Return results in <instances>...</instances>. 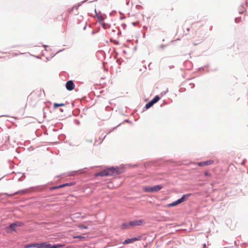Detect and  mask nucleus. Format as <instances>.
<instances>
[{
  "mask_svg": "<svg viewBox=\"0 0 248 248\" xmlns=\"http://www.w3.org/2000/svg\"><path fill=\"white\" fill-rule=\"evenodd\" d=\"M120 173V169L118 168H109L105 169L96 174V176H107L118 175Z\"/></svg>",
  "mask_w": 248,
  "mask_h": 248,
  "instance_id": "f257e3e1",
  "label": "nucleus"
},
{
  "mask_svg": "<svg viewBox=\"0 0 248 248\" xmlns=\"http://www.w3.org/2000/svg\"><path fill=\"white\" fill-rule=\"evenodd\" d=\"M191 195V194H190V193L183 195V196L181 197V198L178 199L176 201H175L171 203L168 204L167 206L170 207L177 206L179 204L186 201V200L189 197H190Z\"/></svg>",
  "mask_w": 248,
  "mask_h": 248,
  "instance_id": "f03ea898",
  "label": "nucleus"
},
{
  "mask_svg": "<svg viewBox=\"0 0 248 248\" xmlns=\"http://www.w3.org/2000/svg\"><path fill=\"white\" fill-rule=\"evenodd\" d=\"M39 248H58L64 246L59 244L52 246L51 244L47 242L39 243Z\"/></svg>",
  "mask_w": 248,
  "mask_h": 248,
  "instance_id": "7ed1b4c3",
  "label": "nucleus"
},
{
  "mask_svg": "<svg viewBox=\"0 0 248 248\" xmlns=\"http://www.w3.org/2000/svg\"><path fill=\"white\" fill-rule=\"evenodd\" d=\"M145 221L143 219L134 220L130 221L129 224L131 227H133L136 226H140L145 224Z\"/></svg>",
  "mask_w": 248,
  "mask_h": 248,
  "instance_id": "20e7f679",
  "label": "nucleus"
},
{
  "mask_svg": "<svg viewBox=\"0 0 248 248\" xmlns=\"http://www.w3.org/2000/svg\"><path fill=\"white\" fill-rule=\"evenodd\" d=\"M159 99L160 98L158 96H155L152 100L146 104L145 106L146 108H149L151 107L155 103H156L159 100Z\"/></svg>",
  "mask_w": 248,
  "mask_h": 248,
  "instance_id": "39448f33",
  "label": "nucleus"
},
{
  "mask_svg": "<svg viewBox=\"0 0 248 248\" xmlns=\"http://www.w3.org/2000/svg\"><path fill=\"white\" fill-rule=\"evenodd\" d=\"M214 161L213 160H209L205 161L198 162V165L200 167H204L205 166L210 165L214 163Z\"/></svg>",
  "mask_w": 248,
  "mask_h": 248,
  "instance_id": "423d86ee",
  "label": "nucleus"
},
{
  "mask_svg": "<svg viewBox=\"0 0 248 248\" xmlns=\"http://www.w3.org/2000/svg\"><path fill=\"white\" fill-rule=\"evenodd\" d=\"M75 84L72 80H69L66 83V88L69 91H72L74 89Z\"/></svg>",
  "mask_w": 248,
  "mask_h": 248,
  "instance_id": "0eeeda50",
  "label": "nucleus"
},
{
  "mask_svg": "<svg viewBox=\"0 0 248 248\" xmlns=\"http://www.w3.org/2000/svg\"><path fill=\"white\" fill-rule=\"evenodd\" d=\"M140 239V237H134L130 239H128L125 240L123 244L126 245L129 243H133L135 241L139 240Z\"/></svg>",
  "mask_w": 248,
  "mask_h": 248,
  "instance_id": "6e6552de",
  "label": "nucleus"
},
{
  "mask_svg": "<svg viewBox=\"0 0 248 248\" xmlns=\"http://www.w3.org/2000/svg\"><path fill=\"white\" fill-rule=\"evenodd\" d=\"M151 187V192H155L160 190L163 188V186L162 185H156Z\"/></svg>",
  "mask_w": 248,
  "mask_h": 248,
  "instance_id": "1a4fd4ad",
  "label": "nucleus"
},
{
  "mask_svg": "<svg viewBox=\"0 0 248 248\" xmlns=\"http://www.w3.org/2000/svg\"><path fill=\"white\" fill-rule=\"evenodd\" d=\"M39 243H32L27 245L25 246V248H39Z\"/></svg>",
  "mask_w": 248,
  "mask_h": 248,
  "instance_id": "9d476101",
  "label": "nucleus"
},
{
  "mask_svg": "<svg viewBox=\"0 0 248 248\" xmlns=\"http://www.w3.org/2000/svg\"><path fill=\"white\" fill-rule=\"evenodd\" d=\"M131 228L129 222L124 223L121 224V228L123 229H128Z\"/></svg>",
  "mask_w": 248,
  "mask_h": 248,
  "instance_id": "9b49d317",
  "label": "nucleus"
},
{
  "mask_svg": "<svg viewBox=\"0 0 248 248\" xmlns=\"http://www.w3.org/2000/svg\"><path fill=\"white\" fill-rule=\"evenodd\" d=\"M72 185H73V184L72 183H65V184H64L63 185H60V186H58L54 187L53 188L56 189V188H61V187H63L66 186H72Z\"/></svg>",
  "mask_w": 248,
  "mask_h": 248,
  "instance_id": "f8f14e48",
  "label": "nucleus"
},
{
  "mask_svg": "<svg viewBox=\"0 0 248 248\" xmlns=\"http://www.w3.org/2000/svg\"><path fill=\"white\" fill-rule=\"evenodd\" d=\"M142 189L145 192H151V187L150 186H143Z\"/></svg>",
  "mask_w": 248,
  "mask_h": 248,
  "instance_id": "ddd939ff",
  "label": "nucleus"
},
{
  "mask_svg": "<svg viewBox=\"0 0 248 248\" xmlns=\"http://www.w3.org/2000/svg\"><path fill=\"white\" fill-rule=\"evenodd\" d=\"M64 105H65V104H63V103L58 104V103H54L53 104V108H57L59 107L64 106Z\"/></svg>",
  "mask_w": 248,
  "mask_h": 248,
  "instance_id": "4468645a",
  "label": "nucleus"
},
{
  "mask_svg": "<svg viewBox=\"0 0 248 248\" xmlns=\"http://www.w3.org/2000/svg\"><path fill=\"white\" fill-rule=\"evenodd\" d=\"M17 227L16 224L15 223H12L10 225V228L13 231H15L16 229V227Z\"/></svg>",
  "mask_w": 248,
  "mask_h": 248,
  "instance_id": "2eb2a0df",
  "label": "nucleus"
},
{
  "mask_svg": "<svg viewBox=\"0 0 248 248\" xmlns=\"http://www.w3.org/2000/svg\"><path fill=\"white\" fill-rule=\"evenodd\" d=\"M78 227L81 229H88V227L87 226H84V225H81V224L78 225Z\"/></svg>",
  "mask_w": 248,
  "mask_h": 248,
  "instance_id": "dca6fc26",
  "label": "nucleus"
},
{
  "mask_svg": "<svg viewBox=\"0 0 248 248\" xmlns=\"http://www.w3.org/2000/svg\"><path fill=\"white\" fill-rule=\"evenodd\" d=\"M15 224H16V226H21L23 225V223L21 222H17L16 223H14Z\"/></svg>",
  "mask_w": 248,
  "mask_h": 248,
  "instance_id": "f3484780",
  "label": "nucleus"
},
{
  "mask_svg": "<svg viewBox=\"0 0 248 248\" xmlns=\"http://www.w3.org/2000/svg\"><path fill=\"white\" fill-rule=\"evenodd\" d=\"M204 174L205 176H210L211 175V174L208 171H206L204 172Z\"/></svg>",
  "mask_w": 248,
  "mask_h": 248,
  "instance_id": "a211bd4d",
  "label": "nucleus"
},
{
  "mask_svg": "<svg viewBox=\"0 0 248 248\" xmlns=\"http://www.w3.org/2000/svg\"><path fill=\"white\" fill-rule=\"evenodd\" d=\"M74 238H84V237L81 236H75L73 237Z\"/></svg>",
  "mask_w": 248,
  "mask_h": 248,
  "instance_id": "6ab92c4d",
  "label": "nucleus"
},
{
  "mask_svg": "<svg viewBox=\"0 0 248 248\" xmlns=\"http://www.w3.org/2000/svg\"><path fill=\"white\" fill-rule=\"evenodd\" d=\"M74 9H76V10H78V7H74L72 9H71V11H70V12H72Z\"/></svg>",
  "mask_w": 248,
  "mask_h": 248,
  "instance_id": "aec40b11",
  "label": "nucleus"
},
{
  "mask_svg": "<svg viewBox=\"0 0 248 248\" xmlns=\"http://www.w3.org/2000/svg\"><path fill=\"white\" fill-rule=\"evenodd\" d=\"M203 248H206V246L205 244H203Z\"/></svg>",
  "mask_w": 248,
  "mask_h": 248,
  "instance_id": "412c9836",
  "label": "nucleus"
}]
</instances>
